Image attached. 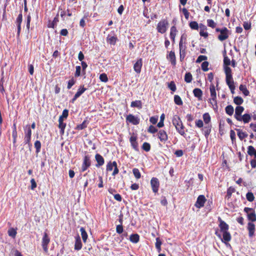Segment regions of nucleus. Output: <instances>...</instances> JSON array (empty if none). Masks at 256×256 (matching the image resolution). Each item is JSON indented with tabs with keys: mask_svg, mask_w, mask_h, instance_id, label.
Here are the masks:
<instances>
[{
	"mask_svg": "<svg viewBox=\"0 0 256 256\" xmlns=\"http://www.w3.org/2000/svg\"><path fill=\"white\" fill-rule=\"evenodd\" d=\"M208 65H209V63L208 62L205 61V62H203L201 65L202 70L204 72L208 71Z\"/></svg>",
	"mask_w": 256,
	"mask_h": 256,
	"instance_id": "nucleus-50",
	"label": "nucleus"
},
{
	"mask_svg": "<svg viewBox=\"0 0 256 256\" xmlns=\"http://www.w3.org/2000/svg\"><path fill=\"white\" fill-rule=\"evenodd\" d=\"M248 230L249 236L252 237L254 234L255 225L253 223L249 222L248 224Z\"/></svg>",
	"mask_w": 256,
	"mask_h": 256,
	"instance_id": "nucleus-14",
	"label": "nucleus"
},
{
	"mask_svg": "<svg viewBox=\"0 0 256 256\" xmlns=\"http://www.w3.org/2000/svg\"><path fill=\"white\" fill-rule=\"evenodd\" d=\"M206 200L204 195H200L198 196L194 206L198 208L203 207Z\"/></svg>",
	"mask_w": 256,
	"mask_h": 256,
	"instance_id": "nucleus-8",
	"label": "nucleus"
},
{
	"mask_svg": "<svg viewBox=\"0 0 256 256\" xmlns=\"http://www.w3.org/2000/svg\"><path fill=\"white\" fill-rule=\"evenodd\" d=\"M230 59L226 56H224V66H228L230 64Z\"/></svg>",
	"mask_w": 256,
	"mask_h": 256,
	"instance_id": "nucleus-60",
	"label": "nucleus"
},
{
	"mask_svg": "<svg viewBox=\"0 0 256 256\" xmlns=\"http://www.w3.org/2000/svg\"><path fill=\"white\" fill-rule=\"evenodd\" d=\"M50 239L48 236V234L46 232H44L43 238L42 239V246L44 249V250L45 252H48V246L50 243Z\"/></svg>",
	"mask_w": 256,
	"mask_h": 256,
	"instance_id": "nucleus-4",
	"label": "nucleus"
},
{
	"mask_svg": "<svg viewBox=\"0 0 256 256\" xmlns=\"http://www.w3.org/2000/svg\"><path fill=\"white\" fill-rule=\"evenodd\" d=\"M158 137L160 141L164 143L168 139V136L166 132L163 130H160L158 132Z\"/></svg>",
	"mask_w": 256,
	"mask_h": 256,
	"instance_id": "nucleus-7",
	"label": "nucleus"
},
{
	"mask_svg": "<svg viewBox=\"0 0 256 256\" xmlns=\"http://www.w3.org/2000/svg\"><path fill=\"white\" fill-rule=\"evenodd\" d=\"M172 122L177 132L180 135L184 136L186 134L184 129V128L180 118L178 116L175 115L172 118Z\"/></svg>",
	"mask_w": 256,
	"mask_h": 256,
	"instance_id": "nucleus-1",
	"label": "nucleus"
},
{
	"mask_svg": "<svg viewBox=\"0 0 256 256\" xmlns=\"http://www.w3.org/2000/svg\"><path fill=\"white\" fill-rule=\"evenodd\" d=\"M224 70L226 75L232 74V70L228 66H224Z\"/></svg>",
	"mask_w": 256,
	"mask_h": 256,
	"instance_id": "nucleus-64",
	"label": "nucleus"
},
{
	"mask_svg": "<svg viewBox=\"0 0 256 256\" xmlns=\"http://www.w3.org/2000/svg\"><path fill=\"white\" fill-rule=\"evenodd\" d=\"M126 120L127 122L134 125H137L140 123V119L132 114H130L126 116Z\"/></svg>",
	"mask_w": 256,
	"mask_h": 256,
	"instance_id": "nucleus-9",
	"label": "nucleus"
},
{
	"mask_svg": "<svg viewBox=\"0 0 256 256\" xmlns=\"http://www.w3.org/2000/svg\"><path fill=\"white\" fill-rule=\"evenodd\" d=\"M166 58L170 62L172 66H176V56L174 51H170L169 54L166 55Z\"/></svg>",
	"mask_w": 256,
	"mask_h": 256,
	"instance_id": "nucleus-10",
	"label": "nucleus"
},
{
	"mask_svg": "<svg viewBox=\"0 0 256 256\" xmlns=\"http://www.w3.org/2000/svg\"><path fill=\"white\" fill-rule=\"evenodd\" d=\"M236 130L237 132L238 136L240 140H242L244 138H246L248 136L246 132H243L240 129H236Z\"/></svg>",
	"mask_w": 256,
	"mask_h": 256,
	"instance_id": "nucleus-25",
	"label": "nucleus"
},
{
	"mask_svg": "<svg viewBox=\"0 0 256 256\" xmlns=\"http://www.w3.org/2000/svg\"><path fill=\"white\" fill-rule=\"evenodd\" d=\"M100 79L102 82H107L108 81V78L106 74L104 73L102 74L100 76Z\"/></svg>",
	"mask_w": 256,
	"mask_h": 256,
	"instance_id": "nucleus-57",
	"label": "nucleus"
},
{
	"mask_svg": "<svg viewBox=\"0 0 256 256\" xmlns=\"http://www.w3.org/2000/svg\"><path fill=\"white\" fill-rule=\"evenodd\" d=\"M80 231L81 232V235H82V240H83L84 242H86V240H87V238H88L87 233L86 232L85 229L84 228H82V227L80 228Z\"/></svg>",
	"mask_w": 256,
	"mask_h": 256,
	"instance_id": "nucleus-30",
	"label": "nucleus"
},
{
	"mask_svg": "<svg viewBox=\"0 0 256 256\" xmlns=\"http://www.w3.org/2000/svg\"><path fill=\"white\" fill-rule=\"evenodd\" d=\"M207 23L208 26L212 28H214L216 26V24L211 19L208 20Z\"/></svg>",
	"mask_w": 256,
	"mask_h": 256,
	"instance_id": "nucleus-54",
	"label": "nucleus"
},
{
	"mask_svg": "<svg viewBox=\"0 0 256 256\" xmlns=\"http://www.w3.org/2000/svg\"><path fill=\"white\" fill-rule=\"evenodd\" d=\"M248 154L252 156H254L255 159H256V150L252 146H250L248 147Z\"/></svg>",
	"mask_w": 256,
	"mask_h": 256,
	"instance_id": "nucleus-21",
	"label": "nucleus"
},
{
	"mask_svg": "<svg viewBox=\"0 0 256 256\" xmlns=\"http://www.w3.org/2000/svg\"><path fill=\"white\" fill-rule=\"evenodd\" d=\"M190 26L192 29L198 30V24L196 22H192L190 23Z\"/></svg>",
	"mask_w": 256,
	"mask_h": 256,
	"instance_id": "nucleus-51",
	"label": "nucleus"
},
{
	"mask_svg": "<svg viewBox=\"0 0 256 256\" xmlns=\"http://www.w3.org/2000/svg\"><path fill=\"white\" fill-rule=\"evenodd\" d=\"M174 101L175 104L178 106H181L183 104L181 98L178 95L174 96Z\"/></svg>",
	"mask_w": 256,
	"mask_h": 256,
	"instance_id": "nucleus-41",
	"label": "nucleus"
},
{
	"mask_svg": "<svg viewBox=\"0 0 256 256\" xmlns=\"http://www.w3.org/2000/svg\"><path fill=\"white\" fill-rule=\"evenodd\" d=\"M124 231L123 226L122 224H118L116 226V232L118 234H121Z\"/></svg>",
	"mask_w": 256,
	"mask_h": 256,
	"instance_id": "nucleus-61",
	"label": "nucleus"
},
{
	"mask_svg": "<svg viewBox=\"0 0 256 256\" xmlns=\"http://www.w3.org/2000/svg\"><path fill=\"white\" fill-rule=\"evenodd\" d=\"M132 172L136 179H139L141 177V174L138 168H134L132 170Z\"/></svg>",
	"mask_w": 256,
	"mask_h": 256,
	"instance_id": "nucleus-43",
	"label": "nucleus"
},
{
	"mask_svg": "<svg viewBox=\"0 0 256 256\" xmlns=\"http://www.w3.org/2000/svg\"><path fill=\"white\" fill-rule=\"evenodd\" d=\"M218 220L220 222L219 227L221 232L228 231L229 228L228 225L223 221L220 217L218 218Z\"/></svg>",
	"mask_w": 256,
	"mask_h": 256,
	"instance_id": "nucleus-13",
	"label": "nucleus"
},
{
	"mask_svg": "<svg viewBox=\"0 0 256 256\" xmlns=\"http://www.w3.org/2000/svg\"><path fill=\"white\" fill-rule=\"evenodd\" d=\"M8 234L10 236L14 238L16 236V230L13 228H10L8 229Z\"/></svg>",
	"mask_w": 256,
	"mask_h": 256,
	"instance_id": "nucleus-37",
	"label": "nucleus"
},
{
	"mask_svg": "<svg viewBox=\"0 0 256 256\" xmlns=\"http://www.w3.org/2000/svg\"><path fill=\"white\" fill-rule=\"evenodd\" d=\"M148 131V132L151 134H154L156 132H158V130L154 126L151 125L149 126Z\"/></svg>",
	"mask_w": 256,
	"mask_h": 256,
	"instance_id": "nucleus-56",
	"label": "nucleus"
},
{
	"mask_svg": "<svg viewBox=\"0 0 256 256\" xmlns=\"http://www.w3.org/2000/svg\"><path fill=\"white\" fill-rule=\"evenodd\" d=\"M192 76L190 72H186L184 76V80L188 83H190L192 81Z\"/></svg>",
	"mask_w": 256,
	"mask_h": 256,
	"instance_id": "nucleus-39",
	"label": "nucleus"
},
{
	"mask_svg": "<svg viewBox=\"0 0 256 256\" xmlns=\"http://www.w3.org/2000/svg\"><path fill=\"white\" fill-rule=\"evenodd\" d=\"M66 126V124L64 122H60L58 124V128H60V134L61 135H63L65 128Z\"/></svg>",
	"mask_w": 256,
	"mask_h": 256,
	"instance_id": "nucleus-44",
	"label": "nucleus"
},
{
	"mask_svg": "<svg viewBox=\"0 0 256 256\" xmlns=\"http://www.w3.org/2000/svg\"><path fill=\"white\" fill-rule=\"evenodd\" d=\"M116 162H109L106 166V170L107 171H111L112 170L113 168L115 167L116 164Z\"/></svg>",
	"mask_w": 256,
	"mask_h": 256,
	"instance_id": "nucleus-40",
	"label": "nucleus"
},
{
	"mask_svg": "<svg viewBox=\"0 0 256 256\" xmlns=\"http://www.w3.org/2000/svg\"><path fill=\"white\" fill-rule=\"evenodd\" d=\"M247 200L250 202H252L254 199V194L252 192H248L246 194Z\"/></svg>",
	"mask_w": 256,
	"mask_h": 256,
	"instance_id": "nucleus-46",
	"label": "nucleus"
},
{
	"mask_svg": "<svg viewBox=\"0 0 256 256\" xmlns=\"http://www.w3.org/2000/svg\"><path fill=\"white\" fill-rule=\"evenodd\" d=\"M225 110L226 112L230 116H232L234 114V109L232 105H228L226 106Z\"/></svg>",
	"mask_w": 256,
	"mask_h": 256,
	"instance_id": "nucleus-31",
	"label": "nucleus"
},
{
	"mask_svg": "<svg viewBox=\"0 0 256 256\" xmlns=\"http://www.w3.org/2000/svg\"><path fill=\"white\" fill-rule=\"evenodd\" d=\"M86 88H84V86H80L78 89V92H76V96L80 97L86 90Z\"/></svg>",
	"mask_w": 256,
	"mask_h": 256,
	"instance_id": "nucleus-49",
	"label": "nucleus"
},
{
	"mask_svg": "<svg viewBox=\"0 0 256 256\" xmlns=\"http://www.w3.org/2000/svg\"><path fill=\"white\" fill-rule=\"evenodd\" d=\"M117 38L108 35L107 37V42L110 44L114 45L117 41Z\"/></svg>",
	"mask_w": 256,
	"mask_h": 256,
	"instance_id": "nucleus-26",
	"label": "nucleus"
},
{
	"mask_svg": "<svg viewBox=\"0 0 256 256\" xmlns=\"http://www.w3.org/2000/svg\"><path fill=\"white\" fill-rule=\"evenodd\" d=\"M202 117H203V119H204V123L206 124H208L210 123V120H211V118H210V116L208 112L204 113L203 114Z\"/></svg>",
	"mask_w": 256,
	"mask_h": 256,
	"instance_id": "nucleus-36",
	"label": "nucleus"
},
{
	"mask_svg": "<svg viewBox=\"0 0 256 256\" xmlns=\"http://www.w3.org/2000/svg\"><path fill=\"white\" fill-rule=\"evenodd\" d=\"M212 126L208 124L207 126L204 128V134L206 138H207L210 135L211 132Z\"/></svg>",
	"mask_w": 256,
	"mask_h": 256,
	"instance_id": "nucleus-27",
	"label": "nucleus"
},
{
	"mask_svg": "<svg viewBox=\"0 0 256 256\" xmlns=\"http://www.w3.org/2000/svg\"><path fill=\"white\" fill-rule=\"evenodd\" d=\"M248 220L252 222L256 221V214L254 211L248 214Z\"/></svg>",
	"mask_w": 256,
	"mask_h": 256,
	"instance_id": "nucleus-34",
	"label": "nucleus"
},
{
	"mask_svg": "<svg viewBox=\"0 0 256 256\" xmlns=\"http://www.w3.org/2000/svg\"><path fill=\"white\" fill-rule=\"evenodd\" d=\"M82 244L81 242V240L79 236H78L76 238V242L74 244V249L76 250H78L82 248Z\"/></svg>",
	"mask_w": 256,
	"mask_h": 256,
	"instance_id": "nucleus-17",
	"label": "nucleus"
},
{
	"mask_svg": "<svg viewBox=\"0 0 256 256\" xmlns=\"http://www.w3.org/2000/svg\"><path fill=\"white\" fill-rule=\"evenodd\" d=\"M179 51L180 52H186V46L182 40H180L179 42Z\"/></svg>",
	"mask_w": 256,
	"mask_h": 256,
	"instance_id": "nucleus-47",
	"label": "nucleus"
},
{
	"mask_svg": "<svg viewBox=\"0 0 256 256\" xmlns=\"http://www.w3.org/2000/svg\"><path fill=\"white\" fill-rule=\"evenodd\" d=\"M96 160L97 162L96 167H100L104 164V160L103 157L100 154H96L95 156Z\"/></svg>",
	"mask_w": 256,
	"mask_h": 256,
	"instance_id": "nucleus-15",
	"label": "nucleus"
},
{
	"mask_svg": "<svg viewBox=\"0 0 256 256\" xmlns=\"http://www.w3.org/2000/svg\"><path fill=\"white\" fill-rule=\"evenodd\" d=\"M193 93L195 97L197 98L199 100L202 99V92L198 88H196L193 90Z\"/></svg>",
	"mask_w": 256,
	"mask_h": 256,
	"instance_id": "nucleus-18",
	"label": "nucleus"
},
{
	"mask_svg": "<svg viewBox=\"0 0 256 256\" xmlns=\"http://www.w3.org/2000/svg\"><path fill=\"white\" fill-rule=\"evenodd\" d=\"M235 192V189L230 186V187L228 190H227V194H226V197L228 198H230V196H232V194L233 192Z\"/></svg>",
	"mask_w": 256,
	"mask_h": 256,
	"instance_id": "nucleus-45",
	"label": "nucleus"
},
{
	"mask_svg": "<svg viewBox=\"0 0 256 256\" xmlns=\"http://www.w3.org/2000/svg\"><path fill=\"white\" fill-rule=\"evenodd\" d=\"M142 148L146 152H149L150 150V145L149 143L144 142L142 146Z\"/></svg>",
	"mask_w": 256,
	"mask_h": 256,
	"instance_id": "nucleus-48",
	"label": "nucleus"
},
{
	"mask_svg": "<svg viewBox=\"0 0 256 256\" xmlns=\"http://www.w3.org/2000/svg\"><path fill=\"white\" fill-rule=\"evenodd\" d=\"M90 158V157L89 155H85L82 166V172L86 170L90 166L91 162Z\"/></svg>",
	"mask_w": 256,
	"mask_h": 256,
	"instance_id": "nucleus-5",
	"label": "nucleus"
},
{
	"mask_svg": "<svg viewBox=\"0 0 256 256\" xmlns=\"http://www.w3.org/2000/svg\"><path fill=\"white\" fill-rule=\"evenodd\" d=\"M130 240L134 244H136L140 241V236L138 234H133L130 236Z\"/></svg>",
	"mask_w": 256,
	"mask_h": 256,
	"instance_id": "nucleus-19",
	"label": "nucleus"
},
{
	"mask_svg": "<svg viewBox=\"0 0 256 256\" xmlns=\"http://www.w3.org/2000/svg\"><path fill=\"white\" fill-rule=\"evenodd\" d=\"M130 106L141 108H142V103L140 100L133 101L131 102Z\"/></svg>",
	"mask_w": 256,
	"mask_h": 256,
	"instance_id": "nucleus-32",
	"label": "nucleus"
},
{
	"mask_svg": "<svg viewBox=\"0 0 256 256\" xmlns=\"http://www.w3.org/2000/svg\"><path fill=\"white\" fill-rule=\"evenodd\" d=\"M222 241L226 243L228 242L231 240V236L229 232L228 231L222 232Z\"/></svg>",
	"mask_w": 256,
	"mask_h": 256,
	"instance_id": "nucleus-20",
	"label": "nucleus"
},
{
	"mask_svg": "<svg viewBox=\"0 0 256 256\" xmlns=\"http://www.w3.org/2000/svg\"><path fill=\"white\" fill-rule=\"evenodd\" d=\"M210 96L212 99L216 98V91L215 86L214 84H212L210 86Z\"/></svg>",
	"mask_w": 256,
	"mask_h": 256,
	"instance_id": "nucleus-24",
	"label": "nucleus"
},
{
	"mask_svg": "<svg viewBox=\"0 0 256 256\" xmlns=\"http://www.w3.org/2000/svg\"><path fill=\"white\" fill-rule=\"evenodd\" d=\"M216 98H214V99H212V98H210V102L211 104V105L212 106V107L214 110H217L218 109V106L217 104V102H216Z\"/></svg>",
	"mask_w": 256,
	"mask_h": 256,
	"instance_id": "nucleus-35",
	"label": "nucleus"
},
{
	"mask_svg": "<svg viewBox=\"0 0 256 256\" xmlns=\"http://www.w3.org/2000/svg\"><path fill=\"white\" fill-rule=\"evenodd\" d=\"M251 120V116L250 114H246L240 117V120H238L240 122H244V123H248Z\"/></svg>",
	"mask_w": 256,
	"mask_h": 256,
	"instance_id": "nucleus-23",
	"label": "nucleus"
},
{
	"mask_svg": "<svg viewBox=\"0 0 256 256\" xmlns=\"http://www.w3.org/2000/svg\"><path fill=\"white\" fill-rule=\"evenodd\" d=\"M34 147L36 148V152H39L41 148V143L39 140H36L34 142Z\"/></svg>",
	"mask_w": 256,
	"mask_h": 256,
	"instance_id": "nucleus-55",
	"label": "nucleus"
},
{
	"mask_svg": "<svg viewBox=\"0 0 256 256\" xmlns=\"http://www.w3.org/2000/svg\"><path fill=\"white\" fill-rule=\"evenodd\" d=\"M76 83V80L74 79V78H72L70 80H68V89H70L73 85L74 84Z\"/></svg>",
	"mask_w": 256,
	"mask_h": 256,
	"instance_id": "nucleus-58",
	"label": "nucleus"
},
{
	"mask_svg": "<svg viewBox=\"0 0 256 256\" xmlns=\"http://www.w3.org/2000/svg\"><path fill=\"white\" fill-rule=\"evenodd\" d=\"M226 83L228 85L234 84V81L233 80L232 74L226 75Z\"/></svg>",
	"mask_w": 256,
	"mask_h": 256,
	"instance_id": "nucleus-33",
	"label": "nucleus"
},
{
	"mask_svg": "<svg viewBox=\"0 0 256 256\" xmlns=\"http://www.w3.org/2000/svg\"><path fill=\"white\" fill-rule=\"evenodd\" d=\"M31 134H32V130H30V127L28 126V128L26 130V137H25L26 138V143H28L30 142V140Z\"/></svg>",
	"mask_w": 256,
	"mask_h": 256,
	"instance_id": "nucleus-29",
	"label": "nucleus"
},
{
	"mask_svg": "<svg viewBox=\"0 0 256 256\" xmlns=\"http://www.w3.org/2000/svg\"><path fill=\"white\" fill-rule=\"evenodd\" d=\"M150 184L154 192L156 193L158 192L160 186V182L158 178H152L150 180Z\"/></svg>",
	"mask_w": 256,
	"mask_h": 256,
	"instance_id": "nucleus-6",
	"label": "nucleus"
},
{
	"mask_svg": "<svg viewBox=\"0 0 256 256\" xmlns=\"http://www.w3.org/2000/svg\"><path fill=\"white\" fill-rule=\"evenodd\" d=\"M240 90L244 94L247 96L249 94L250 92L247 90L246 86L245 85L240 84L239 87Z\"/></svg>",
	"mask_w": 256,
	"mask_h": 256,
	"instance_id": "nucleus-28",
	"label": "nucleus"
},
{
	"mask_svg": "<svg viewBox=\"0 0 256 256\" xmlns=\"http://www.w3.org/2000/svg\"><path fill=\"white\" fill-rule=\"evenodd\" d=\"M168 88L172 92H175L176 90V86L174 82L172 81L168 84Z\"/></svg>",
	"mask_w": 256,
	"mask_h": 256,
	"instance_id": "nucleus-53",
	"label": "nucleus"
},
{
	"mask_svg": "<svg viewBox=\"0 0 256 256\" xmlns=\"http://www.w3.org/2000/svg\"><path fill=\"white\" fill-rule=\"evenodd\" d=\"M162 244V242L160 241L159 238H156V247L158 250V252L160 250V246Z\"/></svg>",
	"mask_w": 256,
	"mask_h": 256,
	"instance_id": "nucleus-59",
	"label": "nucleus"
},
{
	"mask_svg": "<svg viewBox=\"0 0 256 256\" xmlns=\"http://www.w3.org/2000/svg\"><path fill=\"white\" fill-rule=\"evenodd\" d=\"M76 70L74 76L76 77H78L80 76L81 66H76Z\"/></svg>",
	"mask_w": 256,
	"mask_h": 256,
	"instance_id": "nucleus-63",
	"label": "nucleus"
},
{
	"mask_svg": "<svg viewBox=\"0 0 256 256\" xmlns=\"http://www.w3.org/2000/svg\"><path fill=\"white\" fill-rule=\"evenodd\" d=\"M176 27L175 26H172L170 28V38H174V37H176Z\"/></svg>",
	"mask_w": 256,
	"mask_h": 256,
	"instance_id": "nucleus-42",
	"label": "nucleus"
},
{
	"mask_svg": "<svg viewBox=\"0 0 256 256\" xmlns=\"http://www.w3.org/2000/svg\"><path fill=\"white\" fill-rule=\"evenodd\" d=\"M168 24L166 20H161L158 24L156 29L158 32L161 34L164 33L167 30V26Z\"/></svg>",
	"mask_w": 256,
	"mask_h": 256,
	"instance_id": "nucleus-3",
	"label": "nucleus"
},
{
	"mask_svg": "<svg viewBox=\"0 0 256 256\" xmlns=\"http://www.w3.org/2000/svg\"><path fill=\"white\" fill-rule=\"evenodd\" d=\"M244 110V108L242 106H237L235 110L234 118L236 120H240L242 114Z\"/></svg>",
	"mask_w": 256,
	"mask_h": 256,
	"instance_id": "nucleus-12",
	"label": "nucleus"
},
{
	"mask_svg": "<svg viewBox=\"0 0 256 256\" xmlns=\"http://www.w3.org/2000/svg\"><path fill=\"white\" fill-rule=\"evenodd\" d=\"M137 137L134 135L130 136V140L132 148L136 150H138V144L136 142Z\"/></svg>",
	"mask_w": 256,
	"mask_h": 256,
	"instance_id": "nucleus-16",
	"label": "nucleus"
},
{
	"mask_svg": "<svg viewBox=\"0 0 256 256\" xmlns=\"http://www.w3.org/2000/svg\"><path fill=\"white\" fill-rule=\"evenodd\" d=\"M234 102L236 105L240 106L244 102L243 99L240 96H236L234 99Z\"/></svg>",
	"mask_w": 256,
	"mask_h": 256,
	"instance_id": "nucleus-38",
	"label": "nucleus"
},
{
	"mask_svg": "<svg viewBox=\"0 0 256 256\" xmlns=\"http://www.w3.org/2000/svg\"><path fill=\"white\" fill-rule=\"evenodd\" d=\"M208 59V58L206 56L200 55V56L196 60V62L200 63L202 60H206Z\"/></svg>",
	"mask_w": 256,
	"mask_h": 256,
	"instance_id": "nucleus-62",
	"label": "nucleus"
},
{
	"mask_svg": "<svg viewBox=\"0 0 256 256\" xmlns=\"http://www.w3.org/2000/svg\"><path fill=\"white\" fill-rule=\"evenodd\" d=\"M142 66V58H140L134 64V70L137 73L140 74L141 72V68Z\"/></svg>",
	"mask_w": 256,
	"mask_h": 256,
	"instance_id": "nucleus-11",
	"label": "nucleus"
},
{
	"mask_svg": "<svg viewBox=\"0 0 256 256\" xmlns=\"http://www.w3.org/2000/svg\"><path fill=\"white\" fill-rule=\"evenodd\" d=\"M216 31L220 32V34L218 36V38L220 40L224 41L228 38L229 30L226 28L224 27L222 28H216Z\"/></svg>",
	"mask_w": 256,
	"mask_h": 256,
	"instance_id": "nucleus-2",
	"label": "nucleus"
},
{
	"mask_svg": "<svg viewBox=\"0 0 256 256\" xmlns=\"http://www.w3.org/2000/svg\"><path fill=\"white\" fill-rule=\"evenodd\" d=\"M248 154L252 156H254L255 159H256V150L252 146H250L248 147Z\"/></svg>",
	"mask_w": 256,
	"mask_h": 256,
	"instance_id": "nucleus-22",
	"label": "nucleus"
},
{
	"mask_svg": "<svg viewBox=\"0 0 256 256\" xmlns=\"http://www.w3.org/2000/svg\"><path fill=\"white\" fill-rule=\"evenodd\" d=\"M58 14H57L56 16L54 18V19L52 22V24L48 25V27L49 28H54L55 25L56 24V23L59 20H58Z\"/></svg>",
	"mask_w": 256,
	"mask_h": 256,
	"instance_id": "nucleus-52",
	"label": "nucleus"
}]
</instances>
